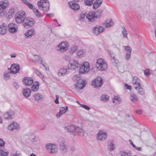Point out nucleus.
<instances>
[{
	"label": "nucleus",
	"mask_w": 156,
	"mask_h": 156,
	"mask_svg": "<svg viewBox=\"0 0 156 156\" xmlns=\"http://www.w3.org/2000/svg\"><path fill=\"white\" fill-rule=\"evenodd\" d=\"M119 155L120 156H132V154L131 151L128 150H121L119 151Z\"/></svg>",
	"instance_id": "nucleus-23"
},
{
	"label": "nucleus",
	"mask_w": 156,
	"mask_h": 156,
	"mask_svg": "<svg viewBox=\"0 0 156 156\" xmlns=\"http://www.w3.org/2000/svg\"><path fill=\"white\" fill-rule=\"evenodd\" d=\"M64 128L65 130H66L68 132H74L75 133L76 127L73 125H71V126H65Z\"/></svg>",
	"instance_id": "nucleus-25"
},
{
	"label": "nucleus",
	"mask_w": 156,
	"mask_h": 156,
	"mask_svg": "<svg viewBox=\"0 0 156 156\" xmlns=\"http://www.w3.org/2000/svg\"><path fill=\"white\" fill-rule=\"evenodd\" d=\"M131 53H126L125 56V59L128 61L129 60L131 57Z\"/></svg>",
	"instance_id": "nucleus-49"
},
{
	"label": "nucleus",
	"mask_w": 156,
	"mask_h": 156,
	"mask_svg": "<svg viewBox=\"0 0 156 156\" xmlns=\"http://www.w3.org/2000/svg\"><path fill=\"white\" fill-rule=\"evenodd\" d=\"M8 31L10 33H14L16 32L17 30V25L13 23H11L8 25Z\"/></svg>",
	"instance_id": "nucleus-12"
},
{
	"label": "nucleus",
	"mask_w": 156,
	"mask_h": 156,
	"mask_svg": "<svg viewBox=\"0 0 156 156\" xmlns=\"http://www.w3.org/2000/svg\"><path fill=\"white\" fill-rule=\"evenodd\" d=\"M80 105L81 107H83L86 110H89L90 109V107L86 105L82 104H80Z\"/></svg>",
	"instance_id": "nucleus-54"
},
{
	"label": "nucleus",
	"mask_w": 156,
	"mask_h": 156,
	"mask_svg": "<svg viewBox=\"0 0 156 156\" xmlns=\"http://www.w3.org/2000/svg\"><path fill=\"white\" fill-rule=\"evenodd\" d=\"M77 57L78 58H81L84 57L86 55V52L85 50L83 49H80L76 52Z\"/></svg>",
	"instance_id": "nucleus-24"
},
{
	"label": "nucleus",
	"mask_w": 156,
	"mask_h": 156,
	"mask_svg": "<svg viewBox=\"0 0 156 156\" xmlns=\"http://www.w3.org/2000/svg\"><path fill=\"white\" fill-rule=\"evenodd\" d=\"M7 32L6 27L4 26L3 24H2L0 26V34L4 35Z\"/></svg>",
	"instance_id": "nucleus-33"
},
{
	"label": "nucleus",
	"mask_w": 156,
	"mask_h": 156,
	"mask_svg": "<svg viewBox=\"0 0 156 156\" xmlns=\"http://www.w3.org/2000/svg\"><path fill=\"white\" fill-rule=\"evenodd\" d=\"M19 129V126L18 123L13 122L10 124L8 125L7 127V129L10 131H17Z\"/></svg>",
	"instance_id": "nucleus-9"
},
{
	"label": "nucleus",
	"mask_w": 156,
	"mask_h": 156,
	"mask_svg": "<svg viewBox=\"0 0 156 156\" xmlns=\"http://www.w3.org/2000/svg\"><path fill=\"white\" fill-rule=\"evenodd\" d=\"M6 9L4 8V5H3V2H0V10H3Z\"/></svg>",
	"instance_id": "nucleus-57"
},
{
	"label": "nucleus",
	"mask_w": 156,
	"mask_h": 156,
	"mask_svg": "<svg viewBox=\"0 0 156 156\" xmlns=\"http://www.w3.org/2000/svg\"><path fill=\"white\" fill-rule=\"evenodd\" d=\"M125 50L127 51V53H131L132 51L131 48L129 46H126L124 47Z\"/></svg>",
	"instance_id": "nucleus-45"
},
{
	"label": "nucleus",
	"mask_w": 156,
	"mask_h": 156,
	"mask_svg": "<svg viewBox=\"0 0 156 156\" xmlns=\"http://www.w3.org/2000/svg\"><path fill=\"white\" fill-rule=\"evenodd\" d=\"M69 44L66 42H62L58 46L57 50L61 52L66 51L69 48Z\"/></svg>",
	"instance_id": "nucleus-8"
},
{
	"label": "nucleus",
	"mask_w": 156,
	"mask_h": 156,
	"mask_svg": "<svg viewBox=\"0 0 156 156\" xmlns=\"http://www.w3.org/2000/svg\"><path fill=\"white\" fill-rule=\"evenodd\" d=\"M70 68L73 69H75L76 68L78 67L79 64L75 65H70Z\"/></svg>",
	"instance_id": "nucleus-52"
},
{
	"label": "nucleus",
	"mask_w": 156,
	"mask_h": 156,
	"mask_svg": "<svg viewBox=\"0 0 156 156\" xmlns=\"http://www.w3.org/2000/svg\"><path fill=\"white\" fill-rule=\"evenodd\" d=\"M130 99L132 101L134 102L136 101L138 99L137 96L133 93L131 94Z\"/></svg>",
	"instance_id": "nucleus-35"
},
{
	"label": "nucleus",
	"mask_w": 156,
	"mask_h": 156,
	"mask_svg": "<svg viewBox=\"0 0 156 156\" xmlns=\"http://www.w3.org/2000/svg\"><path fill=\"white\" fill-rule=\"evenodd\" d=\"M94 1V0H84V3L86 5L90 6L92 4Z\"/></svg>",
	"instance_id": "nucleus-41"
},
{
	"label": "nucleus",
	"mask_w": 156,
	"mask_h": 156,
	"mask_svg": "<svg viewBox=\"0 0 156 156\" xmlns=\"http://www.w3.org/2000/svg\"><path fill=\"white\" fill-rule=\"evenodd\" d=\"M99 6L96 2H94V3L93 4V9H96Z\"/></svg>",
	"instance_id": "nucleus-61"
},
{
	"label": "nucleus",
	"mask_w": 156,
	"mask_h": 156,
	"mask_svg": "<svg viewBox=\"0 0 156 156\" xmlns=\"http://www.w3.org/2000/svg\"><path fill=\"white\" fill-rule=\"evenodd\" d=\"M38 8L43 11H47L49 9V3L48 0H40L38 2Z\"/></svg>",
	"instance_id": "nucleus-2"
},
{
	"label": "nucleus",
	"mask_w": 156,
	"mask_h": 156,
	"mask_svg": "<svg viewBox=\"0 0 156 156\" xmlns=\"http://www.w3.org/2000/svg\"><path fill=\"white\" fill-rule=\"evenodd\" d=\"M6 12L5 11H3L2 12H0V17H2L4 16L5 17L6 15Z\"/></svg>",
	"instance_id": "nucleus-53"
},
{
	"label": "nucleus",
	"mask_w": 156,
	"mask_h": 156,
	"mask_svg": "<svg viewBox=\"0 0 156 156\" xmlns=\"http://www.w3.org/2000/svg\"><path fill=\"white\" fill-rule=\"evenodd\" d=\"M60 149L64 153L66 152L67 150V146L65 144V142L63 141L60 142L59 143Z\"/></svg>",
	"instance_id": "nucleus-26"
},
{
	"label": "nucleus",
	"mask_w": 156,
	"mask_h": 156,
	"mask_svg": "<svg viewBox=\"0 0 156 156\" xmlns=\"http://www.w3.org/2000/svg\"><path fill=\"white\" fill-rule=\"evenodd\" d=\"M1 2H3V5H4V8H5L6 9L8 7L9 5V3L7 1H4Z\"/></svg>",
	"instance_id": "nucleus-59"
},
{
	"label": "nucleus",
	"mask_w": 156,
	"mask_h": 156,
	"mask_svg": "<svg viewBox=\"0 0 156 156\" xmlns=\"http://www.w3.org/2000/svg\"><path fill=\"white\" fill-rule=\"evenodd\" d=\"M77 49V47L76 46H73L70 48V51L71 52L74 53L76 51Z\"/></svg>",
	"instance_id": "nucleus-48"
},
{
	"label": "nucleus",
	"mask_w": 156,
	"mask_h": 156,
	"mask_svg": "<svg viewBox=\"0 0 156 156\" xmlns=\"http://www.w3.org/2000/svg\"><path fill=\"white\" fill-rule=\"evenodd\" d=\"M103 84V79L100 77H97L93 80L92 82V85L96 88L101 87Z\"/></svg>",
	"instance_id": "nucleus-6"
},
{
	"label": "nucleus",
	"mask_w": 156,
	"mask_h": 156,
	"mask_svg": "<svg viewBox=\"0 0 156 156\" xmlns=\"http://www.w3.org/2000/svg\"><path fill=\"white\" fill-rule=\"evenodd\" d=\"M104 30V28L102 27L97 26L94 28L93 32L95 34L98 35L102 33Z\"/></svg>",
	"instance_id": "nucleus-21"
},
{
	"label": "nucleus",
	"mask_w": 156,
	"mask_h": 156,
	"mask_svg": "<svg viewBox=\"0 0 156 156\" xmlns=\"http://www.w3.org/2000/svg\"><path fill=\"white\" fill-rule=\"evenodd\" d=\"M35 31L33 29H31L28 30L25 33V35L27 37L30 38L31 37L35 34Z\"/></svg>",
	"instance_id": "nucleus-31"
},
{
	"label": "nucleus",
	"mask_w": 156,
	"mask_h": 156,
	"mask_svg": "<svg viewBox=\"0 0 156 156\" xmlns=\"http://www.w3.org/2000/svg\"><path fill=\"white\" fill-rule=\"evenodd\" d=\"M34 70L35 71V73L36 74L38 75H39L41 74V73L38 70H37L35 68H34Z\"/></svg>",
	"instance_id": "nucleus-64"
},
{
	"label": "nucleus",
	"mask_w": 156,
	"mask_h": 156,
	"mask_svg": "<svg viewBox=\"0 0 156 156\" xmlns=\"http://www.w3.org/2000/svg\"><path fill=\"white\" fill-rule=\"evenodd\" d=\"M15 13L14 8L12 7L8 10L7 12H6L5 18L7 20H9L14 15Z\"/></svg>",
	"instance_id": "nucleus-17"
},
{
	"label": "nucleus",
	"mask_w": 156,
	"mask_h": 156,
	"mask_svg": "<svg viewBox=\"0 0 156 156\" xmlns=\"http://www.w3.org/2000/svg\"><path fill=\"white\" fill-rule=\"evenodd\" d=\"M97 139L100 141L105 140L107 137V133L102 130H100L97 134Z\"/></svg>",
	"instance_id": "nucleus-11"
},
{
	"label": "nucleus",
	"mask_w": 156,
	"mask_h": 156,
	"mask_svg": "<svg viewBox=\"0 0 156 156\" xmlns=\"http://www.w3.org/2000/svg\"><path fill=\"white\" fill-rule=\"evenodd\" d=\"M13 86L15 88L17 89L19 87V85H18L17 83L14 82L13 83Z\"/></svg>",
	"instance_id": "nucleus-63"
},
{
	"label": "nucleus",
	"mask_w": 156,
	"mask_h": 156,
	"mask_svg": "<svg viewBox=\"0 0 156 156\" xmlns=\"http://www.w3.org/2000/svg\"><path fill=\"white\" fill-rule=\"evenodd\" d=\"M86 84L84 81L81 80L78 81L75 84V86L76 89L80 90L83 88L85 87Z\"/></svg>",
	"instance_id": "nucleus-16"
},
{
	"label": "nucleus",
	"mask_w": 156,
	"mask_h": 156,
	"mask_svg": "<svg viewBox=\"0 0 156 156\" xmlns=\"http://www.w3.org/2000/svg\"><path fill=\"white\" fill-rule=\"evenodd\" d=\"M34 97L35 100L39 102H41L43 99V95L39 93L34 94Z\"/></svg>",
	"instance_id": "nucleus-27"
},
{
	"label": "nucleus",
	"mask_w": 156,
	"mask_h": 156,
	"mask_svg": "<svg viewBox=\"0 0 156 156\" xmlns=\"http://www.w3.org/2000/svg\"><path fill=\"white\" fill-rule=\"evenodd\" d=\"M4 77L5 79L8 80L9 79L10 74L9 73L7 72H5L4 74Z\"/></svg>",
	"instance_id": "nucleus-43"
},
{
	"label": "nucleus",
	"mask_w": 156,
	"mask_h": 156,
	"mask_svg": "<svg viewBox=\"0 0 156 156\" xmlns=\"http://www.w3.org/2000/svg\"><path fill=\"white\" fill-rule=\"evenodd\" d=\"M96 2L99 6H100L102 3V1L101 0H97L95 2Z\"/></svg>",
	"instance_id": "nucleus-62"
},
{
	"label": "nucleus",
	"mask_w": 156,
	"mask_h": 156,
	"mask_svg": "<svg viewBox=\"0 0 156 156\" xmlns=\"http://www.w3.org/2000/svg\"><path fill=\"white\" fill-rule=\"evenodd\" d=\"M123 30L122 31V33L123 34V36L126 38H127V31L124 27L122 28Z\"/></svg>",
	"instance_id": "nucleus-44"
},
{
	"label": "nucleus",
	"mask_w": 156,
	"mask_h": 156,
	"mask_svg": "<svg viewBox=\"0 0 156 156\" xmlns=\"http://www.w3.org/2000/svg\"><path fill=\"white\" fill-rule=\"evenodd\" d=\"M90 70V65L87 62H85L80 66L79 72L84 74L87 73Z\"/></svg>",
	"instance_id": "nucleus-7"
},
{
	"label": "nucleus",
	"mask_w": 156,
	"mask_h": 156,
	"mask_svg": "<svg viewBox=\"0 0 156 156\" xmlns=\"http://www.w3.org/2000/svg\"><path fill=\"white\" fill-rule=\"evenodd\" d=\"M63 58L65 60L69 61L70 60V56L67 55H64L63 57Z\"/></svg>",
	"instance_id": "nucleus-58"
},
{
	"label": "nucleus",
	"mask_w": 156,
	"mask_h": 156,
	"mask_svg": "<svg viewBox=\"0 0 156 156\" xmlns=\"http://www.w3.org/2000/svg\"><path fill=\"white\" fill-rule=\"evenodd\" d=\"M26 16V14L24 11L22 10L19 11L15 15V20L17 23H20L23 22Z\"/></svg>",
	"instance_id": "nucleus-1"
},
{
	"label": "nucleus",
	"mask_w": 156,
	"mask_h": 156,
	"mask_svg": "<svg viewBox=\"0 0 156 156\" xmlns=\"http://www.w3.org/2000/svg\"><path fill=\"white\" fill-rule=\"evenodd\" d=\"M102 11L101 9L98 10L96 12H95L96 16V19L98 18H99L102 15Z\"/></svg>",
	"instance_id": "nucleus-40"
},
{
	"label": "nucleus",
	"mask_w": 156,
	"mask_h": 156,
	"mask_svg": "<svg viewBox=\"0 0 156 156\" xmlns=\"http://www.w3.org/2000/svg\"><path fill=\"white\" fill-rule=\"evenodd\" d=\"M8 154V152L4 151L2 150H0V156H6Z\"/></svg>",
	"instance_id": "nucleus-46"
},
{
	"label": "nucleus",
	"mask_w": 156,
	"mask_h": 156,
	"mask_svg": "<svg viewBox=\"0 0 156 156\" xmlns=\"http://www.w3.org/2000/svg\"><path fill=\"white\" fill-rule=\"evenodd\" d=\"M68 108L67 106L61 107L59 112L56 114V117L58 118H59L62 114L65 113L68 111Z\"/></svg>",
	"instance_id": "nucleus-18"
},
{
	"label": "nucleus",
	"mask_w": 156,
	"mask_h": 156,
	"mask_svg": "<svg viewBox=\"0 0 156 156\" xmlns=\"http://www.w3.org/2000/svg\"><path fill=\"white\" fill-rule=\"evenodd\" d=\"M33 11L35 15L37 17L40 18L41 16V12L37 9L34 8V9H33Z\"/></svg>",
	"instance_id": "nucleus-37"
},
{
	"label": "nucleus",
	"mask_w": 156,
	"mask_h": 156,
	"mask_svg": "<svg viewBox=\"0 0 156 156\" xmlns=\"http://www.w3.org/2000/svg\"><path fill=\"white\" fill-rule=\"evenodd\" d=\"M28 7L30 9H33V5L32 4H30L29 2H28L27 4H26Z\"/></svg>",
	"instance_id": "nucleus-60"
},
{
	"label": "nucleus",
	"mask_w": 156,
	"mask_h": 156,
	"mask_svg": "<svg viewBox=\"0 0 156 156\" xmlns=\"http://www.w3.org/2000/svg\"><path fill=\"white\" fill-rule=\"evenodd\" d=\"M95 12L94 11L89 12L86 15V18L90 22H93L96 20Z\"/></svg>",
	"instance_id": "nucleus-10"
},
{
	"label": "nucleus",
	"mask_w": 156,
	"mask_h": 156,
	"mask_svg": "<svg viewBox=\"0 0 156 156\" xmlns=\"http://www.w3.org/2000/svg\"><path fill=\"white\" fill-rule=\"evenodd\" d=\"M35 58L36 60L38 62L41 63L42 59L41 57H40L38 55H35Z\"/></svg>",
	"instance_id": "nucleus-42"
},
{
	"label": "nucleus",
	"mask_w": 156,
	"mask_h": 156,
	"mask_svg": "<svg viewBox=\"0 0 156 156\" xmlns=\"http://www.w3.org/2000/svg\"><path fill=\"white\" fill-rule=\"evenodd\" d=\"M115 144L111 142L108 144V149L110 151H112L115 149Z\"/></svg>",
	"instance_id": "nucleus-34"
},
{
	"label": "nucleus",
	"mask_w": 156,
	"mask_h": 156,
	"mask_svg": "<svg viewBox=\"0 0 156 156\" xmlns=\"http://www.w3.org/2000/svg\"><path fill=\"white\" fill-rule=\"evenodd\" d=\"M104 24L106 27H109L112 26L114 23L112 20H108L105 21Z\"/></svg>",
	"instance_id": "nucleus-32"
},
{
	"label": "nucleus",
	"mask_w": 156,
	"mask_h": 156,
	"mask_svg": "<svg viewBox=\"0 0 156 156\" xmlns=\"http://www.w3.org/2000/svg\"><path fill=\"white\" fill-rule=\"evenodd\" d=\"M31 92V90L30 89L28 88L24 89L23 91V95L25 97H28L30 96Z\"/></svg>",
	"instance_id": "nucleus-29"
},
{
	"label": "nucleus",
	"mask_w": 156,
	"mask_h": 156,
	"mask_svg": "<svg viewBox=\"0 0 156 156\" xmlns=\"http://www.w3.org/2000/svg\"><path fill=\"white\" fill-rule=\"evenodd\" d=\"M35 23L34 19L30 17H26L23 22V24L25 27H31Z\"/></svg>",
	"instance_id": "nucleus-5"
},
{
	"label": "nucleus",
	"mask_w": 156,
	"mask_h": 156,
	"mask_svg": "<svg viewBox=\"0 0 156 156\" xmlns=\"http://www.w3.org/2000/svg\"><path fill=\"white\" fill-rule=\"evenodd\" d=\"M69 4L70 8L74 10H77L80 9V6L78 4L73 2H69Z\"/></svg>",
	"instance_id": "nucleus-22"
},
{
	"label": "nucleus",
	"mask_w": 156,
	"mask_h": 156,
	"mask_svg": "<svg viewBox=\"0 0 156 156\" xmlns=\"http://www.w3.org/2000/svg\"><path fill=\"white\" fill-rule=\"evenodd\" d=\"M5 144V142L2 139H0V149L4 146Z\"/></svg>",
	"instance_id": "nucleus-50"
},
{
	"label": "nucleus",
	"mask_w": 156,
	"mask_h": 156,
	"mask_svg": "<svg viewBox=\"0 0 156 156\" xmlns=\"http://www.w3.org/2000/svg\"><path fill=\"white\" fill-rule=\"evenodd\" d=\"M14 114L13 111H10L4 114V118L7 120L11 119L12 118V116L14 115Z\"/></svg>",
	"instance_id": "nucleus-20"
},
{
	"label": "nucleus",
	"mask_w": 156,
	"mask_h": 156,
	"mask_svg": "<svg viewBox=\"0 0 156 156\" xmlns=\"http://www.w3.org/2000/svg\"><path fill=\"white\" fill-rule=\"evenodd\" d=\"M150 70L148 69L145 70L144 71V74L146 76H149L150 74V73L149 72Z\"/></svg>",
	"instance_id": "nucleus-56"
},
{
	"label": "nucleus",
	"mask_w": 156,
	"mask_h": 156,
	"mask_svg": "<svg viewBox=\"0 0 156 156\" xmlns=\"http://www.w3.org/2000/svg\"><path fill=\"white\" fill-rule=\"evenodd\" d=\"M112 100L113 102L116 104L119 103L121 101V99L120 98L117 96H115L112 99Z\"/></svg>",
	"instance_id": "nucleus-36"
},
{
	"label": "nucleus",
	"mask_w": 156,
	"mask_h": 156,
	"mask_svg": "<svg viewBox=\"0 0 156 156\" xmlns=\"http://www.w3.org/2000/svg\"><path fill=\"white\" fill-rule=\"evenodd\" d=\"M132 84L133 87L136 90L140 87L141 84L140 80L136 76H134L132 80Z\"/></svg>",
	"instance_id": "nucleus-13"
},
{
	"label": "nucleus",
	"mask_w": 156,
	"mask_h": 156,
	"mask_svg": "<svg viewBox=\"0 0 156 156\" xmlns=\"http://www.w3.org/2000/svg\"><path fill=\"white\" fill-rule=\"evenodd\" d=\"M72 80L74 81H77V82L80 80V78L76 75L72 77Z\"/></svg>",
	"instance_id": "nucleus-51"
},
{
	"label": "nucleus",
	"mask_w": 156,
	"mask_h": 156,
	"mask_svg": "<svg viewBox=\"0 0 156 156\" xmlns=\"http://www.w3.org/2000/svg\"><path fill=\"white\" fill-rule=\"evenodd\" d=\"M45 147L47 152L49 153L54 154L57 152L58 149L55 144L48 143L45 145Z\"/></svg>",
	"instance_id": "nucleus-3"
},
{
	"label": "nucleus",
	"mask_w": 156,
	"mask_h": 156,
	"mask_svg": "<svg viewBox=\"0 0 156 156\" xmlns=\"http://www.w3.org/2000/svg\"><path fill=\"white\" fill-rule=\"evenodd\" d=\"M8 69L11 72V73L14 74L18 73L20 70V66L18 65L13 64L12 65L10 68Z\"/></svg>",
	"instance_id": "nucleus-14"
},
{
	"label": "nucleus",
	"mask_w": 156,
	"mask_h": 156,
	"mask_svg": "<svg viewBox=\"0 0 156 156\" xmlns=\"http://www.w3.org/2000/svg\"><path fill=\"white\" fill-rule=\"evenodd\" d=\"M75 133L79 136H83L84 131L82 128L77 127L76 129Z\"/></svg>",
	"instance_id": "nucleus-28"
},
{
	"label": "nucleus",
	"mask_w": 156,
	"mask_h": 156,
	"mask_svg": "<svg viewBox=\"0 0 156 156\" xmlns=\"http://www.w3.org/2000/svg\"><path fill=\"white\" fill-rule=\"evenodd\" d=\"M69 63L70 65H76L79 64L77 61L73 59L70 60L69 61Z\"/></svg>",
	"instance_id": "nucleus-47"
},
{
	"label": "nucleus",
	"mask_w": 156,
	"mask_h": 156,
	"mask_svg": "<svg viewBox=\"0 0 156 156\" xmlns=\"http://www.w3.org/2000/svg\"><path fill=\"white\" fill-rule=\"evenodd\" d=\"M10 156H21L20 153H18L17 152L12 153L10 154Z\"/></svg>",
	"instance_id": "nucleus-55"
},
{
	"label": "nucleus",
	"mask_w": 156,
	"mask_h": 156,
	"mask_svg": "<svg viewBox=\"0 0 156 156\" xmlns=\"http://www.w3.org/2000/svg\"><path fill=\"white\" fill-rule=\"evenodd\" d=\"M109 97L107 95H102L101 97V100L102 101H107L109 99Z\"/></svg>",
	"instance_id": "nucleus-39"
},
{
	"label": "nucleus",
	"mask_w": 156,
	"mask_h": 156,
	"mask_svg": "<svg viewBox=\"0 0 156 156\" xmlns=\"http://www.w3.org/2000/svg\"><path fill=\"white\" fill-rule=\"evenodd\" d=\"M97 68L100 70H104L107 67V64L103 59L99 58L97 61L96 64Z\"/></svg>",
	"instance_id": "nucleus-4"
},
{
	"label": "nucleus",
	"mask_w": 156,
	"mask_h": 156,
	"mask_svg": "<svg viewBox=\"0 0 156 156\" xmlns=\"http://www.w3.org/2000/svg\"><path fill=\"white\" fill-rule=\"evenodd\" d=\"M39 83L38 82H36L34 83L31 87V89L34 92L37 91L39 88Z\"/></svg>",
	"instance_id": "nucleus-30"
},
{
	"label": "nucleus",
	"mask_w": 156,
	"mask_h": 156,
	"mask_svg": "<svg viewBox=\"0 0 156 156\" xmlns=\"http://www.w3.org/2000/svg\"><path fill=\"white\" fill-rule=\"evenodd\" d=\"M136 90L137 91L138 93L140 94L143 95L145 94L144 89L141 86L139 87Z\"/></svg>",
	"instance_id": "nucleus-38"
},
{
	"label": "nucleus",
	"mask_w": 156,
	"mask_h": 156,
	"mask_svg": "<svg viewBox=\"0 0 156 156\" xmlns=\"http://www.w3.org/2000/svg\"><path fill=\"white\" fill-rule=\"evenodd\" d=\"M23 84L26 86H28L31 85L33 83V80L32 78L28 77H24L23 80Z\"/></svg>",
	"instance_id": "nucleus-15"
},
{
	"label": "nucleus",
	"mask_w": 156,
	"mask_h": 156,
	"mask_svg": "<svg viewBox=\"0 0 156 156\" xmlns=\"http://www.w3.org/2000/svg\"><path fill=\"white\" fill-rule=\"evenodd\" d=\"M69 67L67 68H63L60 69L58 73V74L59 76H63L68 73L69 72Z\"/></svg>",
	"instance_id": "nucleus-19"
}]
</instances>
